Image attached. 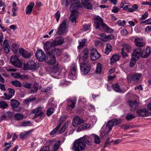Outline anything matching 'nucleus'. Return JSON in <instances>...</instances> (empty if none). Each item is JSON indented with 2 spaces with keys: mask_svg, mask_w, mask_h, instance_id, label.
<instances>
[{
  "mask_svg": "<svg viewBox=\"0 0 151 151\" xmlns=\"http://www.w3.org/2000/svg\"><path fill=\"white\" fill-rule=\"evenodd\" d=\"M64 42V39L62 37H57L52 42L48 41L46 42L44 44L46 45V48L49 47H55L63 44Z\"/></svg>",
  "mask_w": 151,
  "mask_h": 151,
  "instance_id": "1",
  "label": "nucleus"
},
{
  "mask_svg": "<svg viewBox=\"0 0 151 151\" xmlns=\"http://www.w3.org/2000/svg\"><path fill=\"white\" fill-rule=\"evenodd\" d=\"M84 139V138L81 137L76 140L73 144L72 149L75 151H80L84 150L86 146L83 143Z\"/></svg>",
  "mask_w": 151,
  "mask_h": 151,
  "instance_id": "2",
  "label": "nucleus"
},
{
  "mask_svg": "<svg viewBox=\"0 0 151 151\" xmlns=\"http://www.w3.org/2000/svg\"><path fill=\"white\" fill-rule=\"evenodd\" d=\"M77 9L78 6L76 4L71 5L70 7V9L71 13L69 19L72 22H76V17L78 14V12L76 10Z\"/></svg>",
  "mask_w": 151,
  "mask_h": 151,
  "instance_id": "3",
  "label": "nucleus"
},
{
  "mask_svg": "<svg viewBox=\"0 0 151 151\" xmlns=\"http://www.w3.org/2000/svg\"><path fill=\"white\" fill-rule=\"evenodd\" d=\"M46 45L44 44V48L45 52H50L52 55H54L55 56L56 55L57 56H60L62 52L61 50L58 48H54L52 49V50H51V48L53 47H49L48 48H46Z\"/></svg>",
  "mask_w": 151,
  "mask_h": 151,
  "instance_id": "4",
  "label": "nucleus"
},
{
  "mask_svg": "<svg viewBox=\"0 0 151 151\" xmlns=\"http://www.w3.org/2000/svg\"><path fill=\"white\" fill-rule=\"evenodd\" d=\"M66 20H64L60 24L56 32V35H63L65 32L66 28Z\"/></svg>",
  "mask_w": 151,
  "mask_h": 151,
  "instance_id": "5",
  "label": "nucleus"
},
{
  "mask_svg": "<svg viewBox=\"0 0 151 151\" xmlns=\"http://www.w3.org/2000/svg\"><path fill=\"white\" fill-rule=\"evenodd\" d=\"M33 114H35L33 119H35L38 117H40V119L39 120L35 119V121L37 122H39L42 119L41 118L43 114V112L42 111L41 108L39 107L37 109H34L32 111Z\"/></svg>",
  "mask_w": 151,
  "mask_h": 151,
  "instance_id": "6",
  "label": "nucleus"
},
{
  "mask_svg": "<svg viewBox=\"0 0 151 151\" xmlns=\"http://www.w3.org/2000/svg\"><path fill=\"white\" fill-rule=\"evenodd\" d=\"M80 66L82 74H87L90 70L91 66L88 63L83 62L81 63Z\"/></svg>",
  "mask_w": 151,
  "mask_h": 151,
  "instance_id": "7",
  "label": "nucleus"
},
{
  "mask_svg": "<svg viewBox=\"0 0 151 151\" xmlns=\"http://www.w3.org/2000/svg\"><path fill=\"white\" fill-rule=\"evenodd\" d=\"M47 53V57L46 62L48 64L52 65L56 63V58L54 55L51 54L50 52H46Z\"/></svg>",
  "mask_w": 151,
  "mask_h": 151,
  "instance_id": "8",
  "label": "nucleus"
},
{
  "mask_svg": "<svg viewBox=\"0 0 151 151\" xmlns=\"http://www.w3.org/2000/svg\"><path fill=\"white\" fill-rule=\"evenodd\" d=\"M7 91L8 93H4V96L2 97V99L4 100H9L15 94V91L12 88H8Z\"/></svg>",
  "mask_w": 151,
  "mask_h": 151,
  "instance_id": "9",
  "label": "nucleus"
},
{
  "mask_svg": "<svg viewBox=\"0 0 151 151\" xmlns=\"http://www.w3.org/2000/svg\"><path fill=\"white\" fill-rule=\"evenodd\" d=\"M35 55L37 60L40 61H44L46 59V55L44 52L42 50H37Z\"/></svg>",
  "mask_w": 151,
  "mask_h": 151,
  "instance_id": "10",
  "label": "nucleus"
},
{
  "mask_svg": "<svg viewBox=\"0 0 151 151\" xmlns=\"http://www.w3.org/2000/svg\"><path fill=\"white\" fill-rule=\"evenodd\" d=\"M119 123H118L116 119H111L106 124V129H108V131H110L112 129V127L114 125H117Z\"/></svg>",
  "mask_w": 151,
  "mask_h": 151,
  "instance_id": "11",
  "label": "nucleus"
},
{
  "mask_svg": "<svg viewBox=\"0 0 151 151\" xmlns=\"http://www.w3.org/2000/svg\"><path fill=\"white\" fill-rule=\"evenodd\" d=\"M90 56L91 59L94 61L99 59L101 55L96 49H94L91 51Z\"/></svg>",
  "mask_w": 151,
  "mask_h": 151,
  "instance_id": "12",
  "label": "nucleus"
},
{
  "mask_svg": "<svg viewBox=\"0 0 151 151\" xmlns=\"http://www.w3.org/2000/svg\"><path fill=\"white\" fill-rule=\"evenodd\" d=\"M94 22L96 29H99L100 26H101L103 23L102 18L99 16L94 17Z\"/></svg>",
  "mask_w": 151,
  "mask_h": 151,
  "instance_id": "13",
  "label": "nucleus"
},
{
  "mask_svg": "<svg viewBox=\"0 0 151 151\" xmlns=\"http://www.w3.org/2000/svg\"><path fill=\"white\" fill-rule=\"evenodd\" d=\"M77 68L75 65H73L71 68L70 73L68 75V77L70 79L75 80L76 78V72Z\"/></svg>",
  "mask_w": 151,
  "mask_h": 151,
  "instance_id": "14",
  "label": "nucleus"
},
{
  "mask_svg": "<svg viewBox=\"0 0 151 151\" xmlns=\"http://www.w3.org/2000/svg\"><path fill=\"white\" fill-rule=\"evenodd\" d=\"M84 122V120L81 119L78 116H77L75 117L73 119L72 124L74 127H76Z\"/></svg>",
  "mask_w": 151,
  "mask_h": 151,
  "instance_id": "15",
  "label": "nucleus"
},
{
  "mask_svg": "<svg viewBox=\"0 0 151 151\" xmlns=\"http://www.w3.org/2000/svg\"><path fill=\"white\" fill-rule=\"evenodd\" d=\"M19 52L24 58L29 59L31 57L30 52H28L23 49H19Z\"/></svg>",
  "mask_w": 151,
  "mask_h": 151,
  "instance_id": "16",
  "label": "nucleus"
},
{
  "mask_svg": "<svg viewBox=\"0 0 151 151\" xmlns=\"http://www.w3.org/2000/svg\"><path fill=\"white\" fill-rule=\"evenodd\" d=\"M10 62L13 65L17 67L20 66L21 65L20 61L16 56L11 57Z\"/></svg>",
  "mask_w": 151,
  "mask_h": 151,
  "instance_id": "17",
  "label": "nucleus"
},
{
  "mask_svg": "<svg viewBox=\"0 0 151 151\" xmlns=\"http://www.w3.org/2000/svg\"><path fill=\"white\" fill-rule=\"evenodd\" d=\"M142 76L141 73H136L130 76L129 77L134 82L137 83L139 81Z\"/></svg>",
  "mask_w": 151,
  "mask_h": 151,
  "instance_id": "18",
  "label": "nucleus"
},
{
  "mask_svg": "<svg viewBox=\"0 0 151 151\" xmlns=\"http://www.w3.org/2000/svg\"><path fill=\"white\" fill-rule=\"evenodd\" d=\"M65 120V118L64 116H61L60 119V123L53 130L51 131L50 133V135H53L60 128L61 126V123L64 121Z\"/></svg>",
  "mask_w": 151,
  "mask_h": 151,
  "instance_id": "19",
  "label": "nucleus"
},
{
  "mask_svg": "<svg viewBox=\"0 0 151 151\" xmlns=\"http://www.w3.org/2000/svg\"><path fill=\"white\" fill-rule=\"evenodd\" d=\"M142 51L141 48H137L134 50V51L132 55V58L137 60L139 57L140 52Z\"/></svg>",
  "mask_w": 151,
  "mask_h": 151,
  "instance_id": "20",
  "label": "nucleus"
},
{
  "mask_svg": "<svg viewBox=\"0 0 151 151\" xmlns=\"http://www.w3.org/2000/svg\"><path fill=\"white\" fill-rule=\"evenodd\" d=\"M142 51L141 48H137L134 50V51L132 55V58L137 60L139 57L140 52Z\"/></svg>",
  "mask_w": 151,
  "mask_h": 151,
  "instance_id": "21",
  "label": "nucleus"
},
{
  "mask_svg": "<svg viewBox=\"0 0 151 151\" xmlns=\"http://www.w3.org/2000/svg\"><path fill=\"white\" fill-rule=\"evenodd\" d=\"M137 113L139 116H146L149 114V112H148L147 109H146L138 110L137 111Z\"/></svg>",
  "mask_w": 151,
  "mask_h": 151,
  "instance_id": "22",
  "label": "nucleus"
},
{
  "mask_svg": "<svg viewBox=\"0 0 151 151\" xmlns=\"http://www.w3.org/2000/svg\"><path fill=\"white\" fill-rule=\"evenodd\" d=\"M150 53V48L149 47H147L141 53L140 56L144 58L147 57Z\"/></svg>",
  "mask_w": 151,
  "mask_h": 151,
  "instance_id": "23",
  "label": "nucleus"
},
{
  "mask_svg": "<svg viewBox=\"0 0 151 151\" xmlns=\"http://www.w3.org/2000/svg\"><path fill=\"white\" fill-rule=\"evenodd\" d=\"M27 66L29 69H35L36 68V63L33 60L28 61L27 63Z\"/></svg>",
  "mask_w": 151,
  "mask_h": 151,
  "instance_id": "24",
  "label": "nucleus"
},
{
  "mask_svg": "<svg viewBox=\"0 0 151 151\" xmlns=\"http://www.w3.org/2000/svg\"><path fill=\"white\" fill-rule=\"evenodd\" d=\"M76 103V100H68L67 101V105L68 106L67 108L70 110H72L75 107Z\"/></svg>",
  "mask_w": 151,
  "mask_h": 151,
  "instance_id": "25",
  "label": "nucleus"
},
{
  "mask_svg": "<svg viewBox=\"0 0 151 151\" xmlns=\"http://www.w3.org/2000/svg\"><path fill=\"white\" fill-rule=\"evenodd\" d=\"M34 3L32 2L30 3L26 9V13L27 14H31L33 8L34 6Z\"/></svg>",
  "mask_w": 151,
  "mask_h": 151,
  "instance_id": "26",
  "label": "nucleus"
},
{
  "mask_svg": "<svg viewBox=\"0 0 151 151\" xmlns=\"http://www.w3.org/2000/svg\"><path fill=\"white\" fill-rule=\"evenodd\" d=\"M90 0H81V2L83 6L86 9H90L92 8L91 4L88 1Z\"/></svg>",
  "mask_w": 151,
  "mask_h": 151,
  "instance_id": "27",
  "label": "nucleus"
},
{
  "mask_svg": "<svg viewBox=\"0 0 151 151\" xmlns=\"http://www.w3.org/2000/svg\"><path fill=\"white\" fill-rule=\"evenodd\" d=\"M128 103L131 107L132 110H134V109L138 106L139 104L136 101H129Z\"/></svg>",
  "mask_w": 151,
  "mask_h": 151,
  "instance_id": "28",
  "label": "nucleus"
},
{
  "mask_svg": "<svg viewBox=\"0 0 151 151\" xmlns=\"http://www.w3.org/2000/svg\"><path fill=\"white\" fill-rule=\"evenodd\" d=\"M134 41L137 47H141L144 46L145 45V43L142 41L140 39L136 38Z\"/></svg>",
  "mask_w": 151,
  "mask_h": 151,
  "instance_id": "29",
  "label": "nucleus"
},
{
  "mask_svg": "<svg viewBox=\"0 0 151 151\" xmlns=\"http://www.w3.org/2000/svg\"><path fill=\"white\" fill-rule=\"evenodd\" d=\"M13 143H12L11 141H9L8 142H6L4 143V147L5 148L4 149L3 151H7L12 146Z\"/></svg>",
  "mask_w": 151,
  "mask_h": 151,
  "instance_id": "30",
  "label": "nucleus"
},
{
  "mask_svg": "<svg viewBox=\"0 0 151 151\" xmlns=\"http://www.w3.org/2000/svg\"><path fill=\"white\" fill-rule=\"evenodd\" d=\"M101 26L102 27L103 30L108 33H111L113 31L112 29L110 28L108 26L105 24L103 23Z\"/></svg>",
  "mask_w": 151,
  "mask_h": 151,
  "instance_id": "31",
  "label": "nucleus"
},
{
  "mask_svg": "<svg viewBox=\"0 0 151 151\" xmlns=\"http://www.w3.org/2000/svg\"><path fill=\"white\" fill-rule=\"evenodd\" d=\"M24 117V116L22 114L17 113L14 115V119L15 120L19 121L23 119Z\"/></svg>",
  "mask_w": 151,
  "mask_h": 151,
  "instance_id": "32",
  "label": "nucleus"
},
{
  "mask_svg": "<svg viewBox=\"0 0 151 151\" xmlns=\"http://www.w3.org/2000/svg\"><path fill=\"white\" fill-rule=\"evenodd\" d=\"M90 126L91 125L89 124H84L78 127L77 131L78 132H79L82 129L89 128Z\"/></svg>",
  "mask_w": 151,
  "mask_h": 151,
  "instance_id": "33",
  "label": "nucleus"
},
{
  "mask_svg": "<svg viewBox=\"0 0 151 151\" xmlns=\"http://www.w3.org/2000/svg\"><path fill=\"white\" fill-rule=\"evenodd\" d=\"M20 104V103L16 100L12 99L10 101V105L13 108L17 107Z\"/></svg>",
  "mask_w": 151,
  "mask_h": 151,
  "instance_id": "34",
  "label": "nucleus"
},
{
  "mask_svg": "<svg viewBox=\"0 0 151 151\" xmlns=\"http://www.w3.org/2000/svg\"><path fill=\"white\" fill-rule=\"evenodd\" d=\"M111 86L115 91L119 93L122 92V90L120 88L119 86L118 83H116L113 84Z\"/></svg>",
  "mask_w": 151,
  "mask_h": 151,
  "instance_id": "35",
  "label": "nucleus"
},
{
  "mask_svg": "<svg viewBox=\"0 0 151 151\" xmlns=\"http://www.w3.org/2000/svg\"><path fill=\"white\" fill-rule=\"evenodd\" d=\"M119 56L118 54H115L113 55L110 59L111 63L112 64L119 60Z\"/></svg>",
  "mask_w": 151,
  "mask_h": 151,
  "instance_id": "36",
  "label": "nucleus"
},
{
  "mask_svg": "<svg viewBox=\"0 0 151 151\" xmlns=\"http://www.w3.org/2000/svg\"><path fill=\"white\" fill-rule=\"evenodd\" d=\"M87 42V40L86 39L81 40L79 42V45L78 47V48L79 49H81L84 46Z\"/></svg>",
  "mask_w": 151,
  "mask_h": 151,
  "instance_id": "37",
  "label": "nucleus"
},
{
  "mask_svg": "<svg viewBox=\"0 0 151 151\" xmlns=\"http://www.w3.org/2000/svg\"><path fill=\"white\" fill-rule=\"evenodd\" d=\"M112 48V46L109 44L106 43L104 53L106 54H108L111 51Z\"/></svg>",
  "mask_w": 151,
  "mask_h": 151,
  "instance_id": "38",
  "label": "nucleus"
},
{
  "mask_svg": "<svg viewBox=\"0 0 151 151\" xmlns=\"http://www.w3.org/2000/svg\"><path fill=\"white\" fill-rule=\"evenodd\" d=\"M82 138H84V140L83 141V143L85 144V145L86 144L88 145L91 146L92 145V142L90 141L89 139H88V137L87 136H84Z\"/></svg>",
  "mask_w": 151,
  "mask_h": 151,
  "instance_id": "39",
  "label": "nucleus"
},
{
  "mask_svg": "<svg viewBox=\"0 0 151 151\" xmlns=\"http://www.w3.org/2000/svg\"><path fill=\"white\" fill-rule=\"evenodd\" d=\"M123 48L122 50H124L127 52H130L131 49V46L129 45L125 44L123 45Z\"/></svg>",
  "mask_w": 151,
  "mask_h": 151,
  "instance_id": "40",
  "label": "nucleus"
},
{
  "mask_svg": "<svg viewBox=\"0 0 151 151\" xmlns=\"http://www.w3.org/2000/svg\"><path fill=\"white\" fill-rule=\"evenodd\" d=\"M58 63H57L56 65H54L53 67L50 69L51 72L55 73L58 71Z\"/></svg>",
  "mask_w": 151,
  "mask_h": 151,
  "instance_id": "41",
  "label": "nucleus"
},
{
  "mask_svg": "<svg viewBox=\"0 0 151 151\" xmlns=\"http://www.w3.org/2000/svg\"><path fill=\"white\" fill-rule=\"evenodd\" d=\"M19 46L18 45H17L16 44H13L12 45L11 49L14 53H16L17 52Z\"/></svg>",
  "mask_w": 151,
  "mask_h": 151,
  "instance_id": "42",
  "label": "nucleus"
},
{
  "mask_svg": "<svg viewBox=\"0 0 151 151\" xmlns=\"http://www.w3.org/2000/svg\"><path fill=\"white\" fill-rule=\"evenodd\" d=\"M8 106V104L4 101H0V108L4 109L6 108Z\"/></svg>",
  "mask_w": 151,
  "mask_h": 151,
  "instance_id": "43",
  "label": "nucleus"
},
{
  "mask_svg": "<svg viewBox=\"0 0 151 151\" xmlns=\"http://www.w3.org/2000/svg\"><path fill=\"white\" fill-rule=\"evenodd\" d=\"M35 99L36 98L35 97L33 98L30 97L28 99L24 100L23 101V102L24 103L27 104L29 103L34 101Z\"/></svg>",
  "mask_w": 151,
  "mask_h": 151,
  "instance_id": "44",
  "label": "nucleus"
},
{
  "mask_svg": "<svg viewBox=\"0 0 151 151\" xmlns=\"http://www.w3.org/2000/svg\"><path fill=\"white\" fill-rule=\"evenodd\" d=\"M12 84L16 87H21L22 86V84L21 82L17 81H14L11 82Z\"/></svg>",
  "mask_w": 151,
  "mask_h": 151,
  "instance_id": "45",
  "label": "nucleus"
},
{
  "mask_svg": "<svg viewBox=\"0 0 151 151\" xmlns=\"http://www.w3.org/2000/svg\"><path fill=\"white\" fill-rule=\"evenodd\" d=\"M69 123V122H68V121L64 124L62 126L60 129L59 130V132L60 133H62L64 132L66 127L68 126Z\"/></svg>",
  "mask_w": 151,
  "mask_h": 151,
  "instance_id": "46",
  "label": "nucleus"
},
{
  "mask_svg": "<svg viewBox=\"0 0 151 151\" xmlns=\"http://www.w3.org/2000/svg\"><path fill=\"white\" fill-rule=\"evenodd\" d=\"M93 139L94 142L97 144H99L100 142V139L99 137L97 135H93Z\"/></svg>",
  "mask_w": 151,
  "mask_h": 151,
  "instance_id": "47",
  "label": "nucleus"
},
{
  "mask_svg": "<svg viewBox=\"0 0 151 151\" xmlns=\"http://www.w3.org/2000/svg\"><path fill=\"white\" fill-rule=\"evenodd\" d=\"M60 142L59 141H58L55 143L53 147V151H57L59 148L60 146Z\"/></svg>",
  "mask_w": 151,
  "mask_h": 151,
  "instance_id": "48",
  "label": "nucleus"
},
{
  "mask_svg": "<svg viewBox=\"0 0 151 151\" xmlns=\"http://www.w3.org/2000/svg\"><path fill=\"white\" fill-rule=\"evenodd\" d=\"M136 117V116L131 114H128L126 116V119L127 121H129L134 119Z\"/></svg>",
  "mask_w": 151,
  "mask_h": 151,
  "instance_id": "49",
  "label": "nucleus"
},
{
  "mask_svg": "<svg viewBox=\"0 0 151 151\" xmlns=\"http://www.w3.org/2000/svg\"><path fill=\"white\" fill-rule=\"evenodd\" d=\"M121 128L124 130H126L128 129L132 128L133 127L127 124H123L121 126Z\"/></svg>",
  "mask_w": 151,
  "mask_h": 151,
  "instance_id": "50",
  "label": "nucleus"
},
{
  "mask_svg": "<svg viewBox=\"0 0 151 151\" xmlns=\"http://www.w3.org/2000/svg\"><path fill=\"white\" fill-rule=\"evenodd\" d=\"M101 65L100 63H98L96 68V72L97 73H100L101 72Z\"/></svg>",
  "mask_w": 151,
  "mask_h": 151,
  "instance_id": "51",
  "label": "nucleus"
},
{
  "mask_svg": "<svg viewBox=\"0 0 151 151\" xmlns=\"http://www.w3.org/2000/svg\"><path fill=\"white\" fill-rule=\"evenodd\" d=\"M54 109L53 108H51L48 109L47 111V115L48 116H50L54 113Z\"/></svg>",
  "mask_w": 151,
  "mask_h": 151,
  "instance_id": "52",
  "label": "nucleus"
},
{
  "mask_svg": "<svg viewBox=\"0 0 151 151\" xmlns=\"http://www.w3.org/2000/svg\"><path fill=\"white\" fill-rule=\"evenodd\" d=\"M132 7L133 8V9L131 8H129V10H128V12H132L134 11H136V10L138 8V6L137 5L135 4H134L132 6Z\"/></svg>",
  "mask_w": 151,
  "mask_h": 151,
  "instance_id": "53",
  "label": "nucleus"
},
{
  "mask_svg": "<svg viewBox=\"0 0 151 151\" xmlns=\"http://www.w3.org/2000/svg\"><path fill=\"white\" fill-rule=\"evenodd\" d=\"M11 75L12 76L17 78H21V75L19 73H12Z\"/></svg>",
  "mask_w": 151,
  "mask_h": 151,
  "instance_id": "54",
  "label": "nucleus"
},
{
  "mask_svg": "<svg viewBox=\"0 0 151 151\" xmlns=\"http://www.w3.org/2000/svg\"><path fill=\"white\" fill-rule=\"evenodd\" d=\"M70 1L71 3H73V4H72L71 5H73L74 4H76L78 6V8L81 6H80V3L78 2V0H69Z\"/></svg>",
  "mask_w": 151,
  "mask_h": 151,
  "instance_id": "55",
  "label": "nucleus"
},
{
  "mask_svg": "<svg viewBox=\"0 0 151 151\" xmlns=\"http://www.w3.org/2000/svg\"><path fill=\"white\" fill-rule=\"evenodd\" d=\"M135 59L132 58L130 62L129 66L130 67H132L134 65L136 61L137 60H136Z\"/></svg>",
  "mask_w": 151,
  "mask_h": 151,
  "instance_id": "56",
  "label": "nucleus"
},
{
  "mask_svg": "<svg viewBox=\"0 0 151 151\" xmlns=\"http://www.w3.org/2000/svg\"><path fill=\"white\" fill-rule=\"evenodd\" d=\"M117 24L119 26H124L126 24V21L124 20H118L117 22Z\"/></svg>",
  "mask_w": 151,
  "mask_h": 151,
  "instance_id": "57",
  "label": "nucleus"
},
{
  "mask_svg": "<svg viewBox=\"0 0 151 151\" xmlns=\"http://www.w3.org/2000/svg\"><path fill=\"white\" fill-rule=\"evenodd\" d=\"M31 122L29 121L23 122L21 123V125L23 127L30 126L31 125Z\"/></svg>",
  "mask_w": 151,
  "mask_h": 151,
  "instance_id": "58",
  "label": "nucleus"
},
{
  "mask_svg": "<svg viewBox=\"0 0 151 151\" xmlns=\"http://www.w3.org/2000/svg\"><path fill=\"white\" fill-rule=\"evenodd\" d=\"M101 40L103 41H106V35L104 33H101L99 34Z\"/></svg>",
  "mask_w": 151,
  "mask_h": 151,
  "instance_id": "59",
  "label": "nucleus"
},
{
  "mask_svg": "<svg viewBox=\"0 0 151 151\" xmlns=\"http://www.w3.org/2000/svg\"><path fill=\"white\" fill-rule=\"evenodd\" d=\"M39 151H50V146H44Z\"/></svg>",
  "mask_w": 151,
  "mask_h": 151,
  "instance_id": "60",
  "label": "nucleus"
},
{
  "mask_svg": "<svg viewBox=\"0 0 151 151\" xmlns=\"http://www.w3.org/2000/svg\"><path fill=\"white\" fill-rule=\"evenodd\" d=\"M114 38V36L112 34H110L108 36H106V41H110Z\"/></svg>",
  "mask_w": 151,
  "mask_h": 151,
  "instance_id": "61",
  "label": "nucleus"
},
{
  "mask_svg": "<svg viewBox=\"0 0 151 151\" xmlns=\"http://www.w3.org/2000/svg\"><path fill=\"white\" fill-rule=\"evenodd\" d=\"M148 14L147 12H145L140 18V20H143L145 19L148 16Z\"/></svg>",
  "mask_w": 151,
  "mask_h": 151,
  "instance_id": "62",
  "label": "nucleus"
},
{
  "mask_svg": "<svg viewBox=\"0 0 151 151\" xmlns=\"http://www.w3.org/2000/svg\"><path fill=\"white\" fill-rule=\"evenodd\" d=\"M60 16V12L58 11L55 14V17L56 18V20L57 22H58L59 20Z\"/></svg>",
  "mask_w": 151,
  "mask_h": 151,
  "instance_id": "63",
  "label": "nucleus"
},
{
  "mask_svg": "<svg viewBox=\"0 0 151 151\" xmlns=\"http://www.w3.org/2000/svg\"><path fill=\"white\" fill-rule=\"evenodd\" d=\"M121 34L123 35H127L128 34V32L126 29H124L121 30Z\"/></svg>",
  "mask_w": 151,
  "mask_h": 151,
  "instance_id": "64",
  "label": "nucleus"
}]
</instances>
